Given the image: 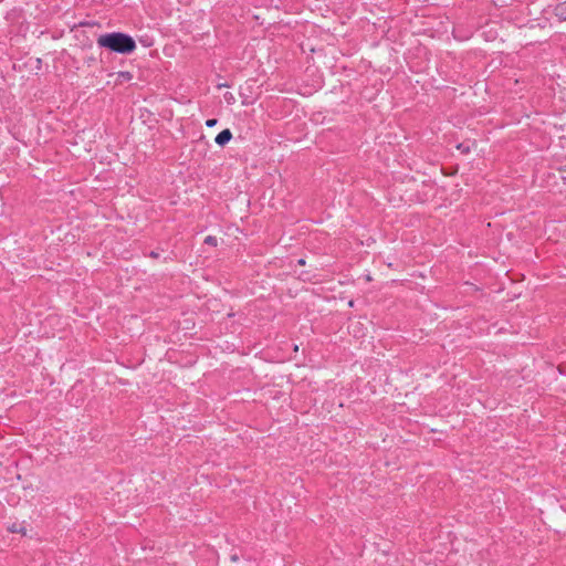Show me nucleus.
Returning <instances> with one entry per match:
<instances>
[{"label":"nucleus","mask_w":566,"mask_h":566,"mask_svg":"<svg viewBox=\"0 0 566 566\" xmlns=\"http://www.w3.org/2000/svg\"><path fill=\"white\" fill-rule=\"evenodd\" d=\"M350 328H353V332L356 334V333H359V329H356L354 325L350 326Z\"/></svg>","instance_id":"nucleus-10"},{"label":"nucleus","mask_w":566,"mask_h":566,"mask_svg":"<svg viewBox=\"0 0 566 566\" xmlns=\"http://www.w3.org/2000/svg\"><path fill=\"white\" fill-rule=\"evenodd\" d=\"M8 531L10 533H19L23 536H27L28 535V531H27V527L23 526L22 524H18V523H13L11 525L8 526Z\"/></svg>","instance_id":"nucleus-4"},{"label":"nucleus","mask_w":566,"mask_h":566,"mask_svg":"<svg viewBox=\"0 0 566 566\" xmlns=\"http://www.w3.org/2000/svg\"><path fill=\"white\" fill-rule=\"evenodd\" d=\"M297 263H298L300 265H304V264H305V260H304V259H300V260L297 261Z\"/></svg>","instance_id":"nucleus-7"},{"label":"nucleus","mask_w":566,"mask_h":566,"mask_svg":"<svg viewBox=\"0 0 566 566\" xmlns=\"http://www.w3.org/2000/svg\"><path fill=\"white\" fill-rule=\"evenodd\" d=\"M123 77H129V73H123Z\"/></svg>","instance_id":"nucleus-12"},{"label":"nucleus","mask_w":566,"mask_h":566,"mask_svg":"<svg viewBox=\"0 0 566 566\" xmlns=\"http://www.w3.org/2000/svg\"><path fill=\"white\" fill-rule=\"evenodd\" d=\"M150 256H151V258H158V253H156V252H154V251H153V252L150 253Z\"/></svg>","instance_id":"nucleus-8"},{"label":"nucleus","mask_w":566,"mask_h":566,"mask_svg":"<svg viewBox=\"0 0 566 566\" xmlns=\"http://www.w3.org/2000/svg\"><path fill=\"white\" fill-rule=\"evenodd\" d=\"M205 243L208 245L217 247L218 245V239L213 235H208L205 239Z\"/></svg>","instance_id":"nucleus-5"},{"label":"nucleus","mask_w":566,"mask_h":566,"mask_svg":"<svg viewBox=\"0 0 566 566\" xmlns=\"http://www.w3.org/2000/svg\"><path fill=\"white\" fill-rule=\"evenodd\" d=\"M231 138H232V133L230 129L227 128L217 135L214 142L219 146H224L226 144H228L231 140Z\"/></svg>","instance_id":"nucleus-2"},{"label":"nucleus","mask_w":566,"mask_h":566,"mask_svg":"<svg viewBox=\"0 0 566 566\" xmlns=\"http://www.w3.org/2000/svg\"><path fill=\"white\" fill-rule=\"evenodd\" d=\"M350 328H353V332L356 334V333H359V329H356L354 325L350 326Z\"/></svg>","instance_id":"nucleus-9"},{"label":"nucleus","mask_w":566,"mask_h":566,"mask_svg":"<svg viewBox=\"0 0 566 566\" xmlns=\"http://www.w3.org/2000/svg\"><path fill=\"white\" fill-rule=\"evenodd\" d=\"M97 44L120 54H129L136 49L134 39L122 32L102 34L97 39Z\"/></svg>","instance_id":"nucleus-1"},{"label":"nucleus","mask_w":566,"mask_h":566,"mask_svg":"<svg viewBox=\"0 0 566 566\" xmlns=\"http://www.w3.org/2000/svg\"><path fill=\"white\" fill-rule=\"evenodd\" d=\"M554 14L559 21H566V1L555 6Z\"/></svg>","instance_id":"nucleus-3"},{"label":"nucleus","mask_w":566,"mask_h":566,"mask_svg":"<svg viewBox=\"0 0 566 566\" xmlns=\"http://www.w3.org/2000/svg\"><path fill=\"white\" fill-rule=\"evenodd\" d=\"M123 77H129V73H123Z\"/></svg>","instance_id":"nucleus-11"},{"label":"nucleus","mask_w":566,"mask_h":566,"mask_svg":"<svg viewBox=\"0 0 566 566\" xmlns=\"http://www.w3.org/2000/svg\"><path fill=\"white\" fill-rule=\"evenodd\" d=\"M217 123H218V120H217L216 118H210V119H208V120L206 122V125H207L208 127H213V126H216V125H217Z\"/></svg>","instance_id":"nucleus-6"}]
</instances>
